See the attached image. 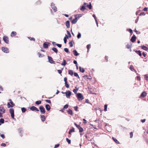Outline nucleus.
<instances>
[{
    "label": "nucleus",
    "instance_id": "nucleus-1",
    "mask_svg": "<svg viewBox=\"0 0 148 148\" xmlns=\"http://www.w3.org/2000/svg\"><path fill=\"white\" fill-rule=\"evenodd\" d=\"M5 109L3 107L0 106V117H3V114L5 112Z\"/></svg>",
    "mask_w": 148,
    "mask_h": 148
},
{
    "label": "nucleus",
    "instance_id": "nucleus-2",
    "mask_svg": "<svg viewBox=\"0 0 148 148\" xmlns=\"http://www.w3.org/2000/svg\"><path fill=\"white\" fill-rule=\"evenodd\" d=\"M77 96L78 99L79 101L82 100L84 99V97L81 93H77Z\"/></svg>",
    "mask_w": 148,
    "mask_h": 148
},
{
    "label": "nucleus",
    "instance_id": "nucleus-3",
    "mask_svg": "<svg viewBox=\"0 0 148 148\" xmlns=\"http://www.w3.org/2000/svg\"><path fill=\"white\" fill-rule=\"evenodd\" d=\"M39 109L40 110L41 113L42 114H44L45 112V108L42 106H40L39 107Z\"/></svg>",
    "mask_w": 148,
    "mask_h": 148
},
{
    "label": "nucleus",
    "instance_id": "nucleus-4",
    "mask_svg": "<svg viewBox=\"0 0 148 148\" xmlns=\"http://www.w3.org/2000/svg\"><path fill=\"white\" fill-rule=\"evenodd\" d=\"M1 50L4 53H8L9 52L8 49L7 47H2Z\"/></svg>",
    "mask_w": 148,
    "mask_h": 148
},
{
    "label": "nucleus",
    "instance_id": "nucleus-5",
    "mask_svg": "<svg viewBox=\"0 0 148 148\" xmlns=\"http://www.w3.org/2000/svg\"><path fill=\"white\" fill-rule=\"evenodd\" d=\"M65 94L66 97L69 98L71 95V92L69 90H67L65 92Z\"/></svg>",
    "mask_w": 148,
    "mask_h": 148
},
{
    "label": "nucleus",
    "instance_id": "nucleus-6",
    "mask_svg": "<svg viewBox=\"0 0 148 148\" xmlns=\"http://www.w3.org/2000/svg\"><path fill=\"white\" fill-rule=\"evenodd\" d=\"M3 40L6 44L9 43V40L8 37L6 36H4L3 37Z\"/></svg>",
    "mask_w": 148,
    "mask_h": 148
},
{
    "label": "nucleus",
    "instance_id": "nucleus-7",
    "mask_svg": "<svg viewBox=\"0 0 148 148\" xmlns=\"http://www.w3.org/2000/svg\"><path fill=\"white\" fill-rule=\"evenodd\" d=\"M83 5L85 6H86L89 9H91L92 8V6L91 4L90 3L89 4H88L87 3H84Z\"/></svg>",
    "mask_w": 148,
    "mask_h": 148
},
{
    "label": "nucleus",
    "instance_id": "nucleus-8",
    "mask_svg": "<svg viewBox=\"0 0 148 148\" xmlns=\"http://www.w3.org/2000/svg\"><path fill=\"white\" fill-rule=\"evenodd\" d=\"M51 7L53 10L54 12H55L57 11V8L56 6H55V4L53 3H51Z\"/></svg>",
    "mask_w": 148,
    "mask_h": 148
},
{
    "label": "nucleus",
    "instance_id": "nucleus-9",
    "mask_svg": "<svg viewBox=\"0 0 148 148\" xmlns=\"http://www.w3.org/2000/svg\"><path fill=\"white\" fill-rule=\"evenodd\" d=\"M76 16L77 15L75 16V18L73 19L71 21V22L73 24L76 23L77 21V17Z\"/></svg>",
    "mask_w": 148,
    "mask_h": 148
},
{
    "label": "nucleus",
    "instance_id": "nucleus-10",
    "mask_svg": "<svg viewBox=\"0 0 148 148\" xmlns=\"http://www.w3.org/2000/svg\"><path fill=\"white\" fill-rule=\"evenodd\" d=\"M49 62L51 64H53L54 63V61L53 60V59L51 57L48 56Z\"/></svg>",
    "mask_w": 148,
    "mask_h": 148
},
{
    "label": "nucleus",
    "instance_id": "nucleus-11",
    "mask_svg": "<svg viewBox=\"0 0 148 148\" xmlns=\"http://www.w3.org/2000/svg\"><path fill=\"white\" fill-rule=\"evenodd\" d=\"M30 109L32 111L36 110L37 111H39V110L38 108L34 106L31 107L30 108Z\"/></svg>",
    "mask_w": 148,
    "mask_h": 148
},
{
    "label": "nucleus",
    "instance_id": "nucleus-12",
    "mask_svg": "<svg viewBox=\"0 0 148 148\" xmlns=\"http://www.w3.org/2000/svg\"><path fill=\"white\" fill-rule=\"evenodd\" d=\"M136 37L134 35H133V36L132 37L131 39V41L132 42H134L136 41Z\"/></svg>",
    "mask_w": 148,
    "mask_h": 148
},
{
    "label": "nucleus",
    "instance_id": "nucleus-13",
    "mask_svg": "<svg viewBox=\"0 0 148 148\" xmlns=\"http://www.w3.org/2000/svg\"><path fill=\"white\" fill-rule=\"evenodd\" d=\"M147 94V93L145 91H144L141 94L140 97L143 98L144 97L146 96Z\"/></svg>",
    "mask_w": 148,
    "mask_h": 148
},
{
    "label": "nucleus",
    "instance_id": "nucleus-14",
    "mask_svg": "<svg viewBox=\"0 0 148 148\" xmlns=\"http://www.w3.org/2000/svg\"><path fill=\"white\" fill-rule=\"evenodd\" d=\"M40 116L41 121L42 122L44 121L46 119V118L45 116L44 115H40Z\"/></svg>",
    "mask_w": 148,
    "mask_h": 148
},
{
    "label": "nucleus",
    "instance_id": "nucleus-15",
    "mask_svg": "<svg viewBox=\"0 0 148 148\" xmlns=\"http://www.w3.org/2000/svg\"><path fill=\"white\" fill-rule=\"evenodd\" d=\"M65 24L67 28H69L70 27V22L69 21H67L65 22Z\"/></svg>",
    "mask_w": 148,
    "mask_h": 148
},
{
    "label": "nucleus",
    "instance_id": "nucleus-16",
    "mask_svg": "<svg viewBox=\"0 0 148 148\" xmlns=\"http://www.w3.org/2000/svg\"><path fill=\"white\" fill-rule=\"evenodd\" d=\"M45 107L47 111H49L51 109V107L48 104L46 105Z\"/></svg>",
    "mask_w": 148,
    "mask_h": 148
},
{
    "label": "nucleus",
    "instance_id": "nucleus-17",
    "mask_svg": "<svg viewBox=\"0 0 148 148\" xmlns=\"http://www.w3.org/2000/svg\"><path fill=\"white\" fill-rule=\"evenodd\" d=\"M73 52L74 55L75 56H77L79 54V53H78L77 51L75 50H73Z\"/></svg>",
    "mask_w": 148,
    "mask_h": 148
},
{
    "label": "nucleus",
    "instance_id": "nucleus-18",
    "mask_svg": "<svg viewBox=\"0 0 148 148\" xmlns=\"http://www.w3.org/2000/svg\"><path fill=\"white\" fill-rule=\"evenodd\" d=\"M141 48L145 51H147L148 50V48L146 46H143L141 47Z\"/></svg>",
    "mask_w": 148,
    "mask_h": 148
},
{
    "label": "nucleus",
    "instance_id": "nucleus-19",
    "mask_svg": "<svg viewBox=\"0 0 148 148\" xmlns=\"http://www.w3.org/2000/svg\"><path fill=\"white\" fill-rule=\"evenodd\" d=\"M79 71L80 72L83 73L85 71L84 69L83 68H82L81 67L79 66Z\"/></svg>",
    "mask_w": 148,
    "mask_h": 148
},
{
    "label": "nucleus",
    "instance_id": "nucleus-20",
    "mask_svg": "<svg viewBox=\"0 0 148 148\" xmlns=\"http://www.w3.org/2000/svg\"><path fill=\"white\" fill-rule=\"evenodd\" d=\"M47 43V42H45L43 44V47L45 48H48V46Z\"/></svg>",
    "mask_w": 148,
    "mask_h": 148
},
{
    "label": "nucleus",
    "instance_id": "nucleus-21",
    "mask_svg": "<svg viewBox=\"0 0 148 148\" xmlns=\"http://www.w3.org/2000/svg\"><path fill=\"white\" fill-rule=\"evenodd\" d=\"M74 130H75V129H74V128L73 127L72 129H70L69 130V134H71L72 132H74V131H75Z\"/></svg>",
    "mask_w": 148,
    "mask_h": 148
},
{
    "label": "nucleus",
    "instance_id": "nucleus-22",
    "mask_svg": "<svg viewBox=\"0 0 148 148\" xmlns=\"http://www.w3.org/2000/svg\"><path fill=\"white\" fill-rule=\"evenodd\" d=\"M16 32L13 31L12 32L11 34V36L12 37L15 36L16 35Z\"/></svg>",
    "mask_w": 148,
    "mask_h": 148
},
{
    "label": "nucleus",
    "instance_id": "nucleus-23",
    "mask_svg": "<svg viewBox=\"0 0 148 148\" xmlns=\"http://www.w3.org/2000/svg\"><path fill=\"white\" fill-rule=\"evenodd\" d=\"M67 38H68V37L67 36V35H65V36L64 38V43L65 44L66 43L67 40Z\"/></svg>",
    "mask_w": 148,
    "mask_h": 148
},
{
    "label": "nucleus",
    "instance_id": "nucleus-24",
    "mask_svg": "<svg viewBox=\"0 0 148 148\" xmlns=\"http://www.w3.org/2000/svg\"><path fill=\"white\" fill-rule=\"evenodd\" d=\"M52 50L53 51L55 52L56 53H58V50L55 47H53L52 48Z\"/></svg>",
    "mask_w": 148,
    "mask_h": 148
},
{
    "label": "nucleus",
    "instance_id": "nucleus-25",
    "mask_svg": "<svg viewBox=\"0 0 148 148\" xmlns=\"http://www.w3.org/2000/svg\"><path fill=\"white\" fill-rule=\"evenodd\" d=\"M112 139L117 144H119L120 143L118 141V140L115 138L113 137Z\"/></svg>",
    "mask_w": 148,
    "mask_h": 148
},
{
    "label": "nucleus",
    "instance_id": "nucleus-26",
    "mask_svg": "<svg viewBox=\"0 0 148 148\" xmlns=\"http://www.w3.org/2000/svg\"><path fill=\"white\" fill-rule=\"evenodd\" d=\"M67 112H68L69 114L71 115H72L73 114V112L71 110V109H69L68 110H67Z\"/></svg>",
    "mask_w": 148,
    "mask_h": 148
},
{
    "label": "nucleus",
    "instance_id": "nucleus-27",
    "mask_svg": "<svg viewBox=\"0 0 148 148\" xmlns=\"http://www.w3.org/2000/svg\"><path fill=\"white\" fill-rule=\"evenodd\" d=\"M138 54L139 56H142V54L141 53V52L139 50V51H135Z\"/></svg>",
    "mask_w": 148,
    "mask_h": 148
},
{
    "label": "nucleus",
    "instance_id": "nucleus-28",
    "mask_svg": "<svg viewBox=\"0 0 148 148\" xmlns=\"http://www.w3.org/2000/svg\"><path fill=\"white\" fill-rule=\"evenodd\" d=\"M73 71L72 70H69V74L71 75H73Z\"/></svg>",
    "mask_w": 148,
    "mask_h": 148
},
{
    "label": "nucleus",
    "instance_id": "nucleus-29",
    "mask_svg": "<svg viewBox=\"0 0 148 148\" xmlns=\"http://www.w3.org/2000/svg\"><path fill=\"white\" fill-rule=\"evenodd\" d=\"M9 112L10 114L14 113V109L13 108H10L9 110Z\"/></svg>",
    "mask_w": 148,
    "mask_h": 148
},
{
    "label": "nucleus",
    "instance_id": "nucleus-30",
    "mask_svg": "<svg viewBox=\"0 0 148 148\" xmlns=\"http://www.w3.org/2000/svg\"><path fill=\"white\" fill-rule=\"evenodd\" d=\"M86 9V8L84 5L82 6L81 8H80V10L82 11H84Z\"/></svg>",
    "mask_w": 148,
    "mask_h": 148
},
{
    "label": "nucleus",
    "instance_id": "nucleus-31",
    "mask_svg": "<svg viewBox=\"0 0 148 148\" xmlns=\"http://www.w3.org/2000/svg\"><path fill=\"white\" fill-rule=\"evenodd\" d=\"M76 89H74L73 90V92H74L76 94L77 91H78L79 88H77L76 87H75Z\"/></svg>",
    "mask_w": 148,
    "mask_h": 148
},
{
    "label": "nucleus",
    "instance_id": "nucleus-32",
    "mask_svg": "<svg viewBox=\"0 0 148 148\" xmlns=\"http://www.w3.org/2000/svg\"><path fill=\"white\" fill-rule=\"evenodd\" d=\"M9 101H10V102L9 103H10L12 105V106L13 107L14 106V104L13 103V102L12 101L11 99H9Z\"/></svg>",
    "mask_w": 148,
    "mask_h": 148
},
{
    "label": "nucleus",
    "instance_id": "nucleus-33",
    "mask_svg": "<svg viewBox=\"0 0 148 148\" xmlns=\"http://www.w3.org/2000/svg\"><path fill=\"white\" fill-rule=\"evenodd\" d=\"M66 64V61L64 60H63V63H62L61 64L62 65H63V66H65Z\"/></svg>",
    "mask_w": 148,
    "mask_h": 148
},
{
    "label": "nucleus",
    "instance_id": "nucleus-34",
    "mask_svg": "<svg viewBox=\"0 0 148 148\" xmlns=\"http://www.w3.org/2000/svg\"><path fill=\"white\" fill-rule=\"evenodd\" d=\"M21 109L23 113L25 112L26 110V109L25 108H22Z\"/></svg>",
    "mask_w": 148,
    "mask_h": 148
},
{
    "label": "nucleus",
    "instance_id": "nucleus-35",
    "mask_svg": "<svg viewBox=\"0 0 148 148\" xmlns=\"http://www.w3.org/2000/svg\"><path fill=\"white\" fill-rule=\"evenodd\" d=\"M4 120L3 119L1 118L0 119V123L1 124H3L4 123Z\"/></svg>",
    "mask_w": 148,
    "mask_h": 148
},
{
    "label": "nucleus",
    "instance_id": "nucleus-36",
    "mask_svg": "<svg viewBox=\"0 0 148 148\" xmlns=\"http://www.w3.org/2000/svg\"><path fill=\"white\" fill-rule=\"evenodd\" d=\"M41 103V101L40 100L37 101L35 103L37 105H39Z\"/></svg>",
    "mask_w": 148,
    "mask_h": 148
},
{
    "label": "nucleus",
    "instance_id": "nucleus-37",
    "mask_svg": "<svg viewBox=\"0 0 148 148\" xmlns=\"http://www.w3.org/2000/svg\"><path fill=\"white\" fill-rule=\"evenodd\" d=\"M74 76L75 77H77L78 78H79L80 77H79V76L78 74L77 73H76V72H75L74 73Z\"/></svg>",
    "mask_w": 148,
    "mask_h": 148
},
{
    "label": "nucleus",
    "instance_id": "nucleus-38",
    "mask_svg": "<svg viewBox=\"0 0 148 148\" xmlns=\"http://www.w3.org/2000/svg\"><path fill=\"white\" fill-rule=\"evenodd\" d=\"M7 106L8 108H12L13 107L11 104H10L9 102L8 103Z\"/></svg>",
    "mask_w": 148,
    "mask_h": 148
},
{
    "label": "nucleus",
    "instance_id": "nucleus-39",
    "mask_svg": "<svg viewBox=\"0 0 148 148\" xmlns=\"http://www.w3.org/2000/svg\"><path fill=\"white\" fill-rule=\"evenodd\" d=\"M78 129H79V132H83V130L82 127H79V128H78Z\"/></svg>",
    "mask_w": 148,
    "mask_h": 148
},
{
    "label": "nucleus",
    "instance_id": "nucleus-40",
    "mask_svg": "<svg viewBox=\"0 0 148 148\" xmlns=\"http://www.w3.org/2000/svg\"><path fill=\"white\" fill-rule=\"evenodd\" d=\"M18 131L19 132V133L21 134H20V135L21 136H22V135L21 134V132L22 131V129L21 128H19L18 129Z\"/></svg>",
    "mask_w": 148,
    "mask_h": 148
},
{
    "label": "nucleus",
    "instance_id": "nucleus-41",
    "mask_svg": "<svg viewBox=\"0 0 148 148\" xmlns=\"http://www.w3.org/2000/svg\"><path fill=\"white\" fill-rule=\"evenodd\" d=\"M130 69L132 71H133V70H134V71H136L133 68V66L132 65H131L130 66Z\"/></svg>",
    "mask_w": 148,
    "mask_h": 148
},
{
    "label": "nucleus",
    "instance_id": "nucleus-42",
    "mask_svg": "<svg viewBox=\"0 0 148 148\" xmlns=\"http://www.w3.org/2000/svg\"><path fill=\"white\" fill-rule=\"evenodd\" d=\"M145 78L146 80L148 81V74L145 75Z\"/></svg>",
    "mask_w": 148,
    "mask_h": 148
},
{
    "label": "nucleus",
    "instance_id": "nucleus-43",
    "mask_svg": "<svg viewBox=\"0 0 148 148\" xmlns=\"http://www.w3.org/2000/svg\"><path fill=\"white\" fill-rule=\"evenodd\" d=\"M28 38L29 39L31 40H33L34 41H35V39L34 38H31V37H28Z\"/></svg>",
    "mask_w": 148,
    "mask_h": 148
},
{
    "label": "nucleus",
    "instance_id": "nucleus-44",
    "mask_svg": "<svg viewBox=\"0 0 148 148\" xmlns=\"http://www.w3.org/2000/svg\"><path fill=\"white\" fill-rule=\"evenodd\" d=\"M65 86L67 88H68L69 87V85L67 83H65Z\"/></svg>",
    "mask_w": 148,
    "mask_h": 148
},
{
    "label": "nucleus",
    "instance_id": "nucleus-45",
    "mask_svg": "<svg viewBox=\"0 0 148 148\" xmlns=\"http://www.w3.org/2000/svg\"><path fill=\"white\" fill-rule=\"evenodd\" d=\"M81 37V34L79 32L78 34L77 35V38H78L79 39Z\"/></svg>",
    "mask_w": 148,
    "mask_h": 148
},
{
    "label": "nucleus",
    "instance_id": "nucleus-46",
    "mask_svg": "<svg viewBox=\"0 0 148 148\" xmlns=\"http://www.w3.org/2000/svg\"><path fill=\"white\" fill-rule=\"evenodd\" d=\"M64 51L65 52H66L68 53H69V50L67 48H65L64 49Z\"/></svg>",
    "mask_w": 148,
    "mask_h": 148
},
{
    "label": "nucleus",
    "instance_id": "nucleus-47",
    "mask_svg": "<svg viewBox=\"0 0 148 148\" xmlns=\"http://www.w3.org/2000/svg\"><path fill=\"white\" fill-rule=\"evenodd\" d=\"M104 110L105 111H106L107 110V105L106 104L104 105Z\"/></svg>",
    "mask_w": 148,
    "mask_h": 148
},
{
    "label": "nucleus",
    "instance_id": "nucleus-48",
    "mask_svg": "<svg viewBox=\"0 0 148 148\" xmlns=\"http://www.w3.org/2000/svg\"><path fill=\"white\" fill-rule=\"evenodd\" d=\"M126 47L127 48L130 49L131 47V45L129 44H127V45Z\"/></svg>",
    "mask_w": 148,
    "mask_h": 148
},
{
    "label": "nucleus",
    "instance_id": "nucleus-49",
    "mask_svg": "<svg viewBox=\"0 0 148 148\" xmlns=\"http://www.w3.org/2000/svg\"><path fill=\"white\" fill-rule=\"evenodd\" d=\"M66 141L69 144H70V143H71V140H69L68 138H66Z\"/></svg>",
    "mask_w": 148,
    "mask_h": 148
},
{
    "label": "nucleus",
    "instance_id": "nucleus-50",
    "mask_svg": "<svg viewBox=\"0 0 148 148\" xmlns=\"http://www.w3.org/2000/svg\"><path fill=\"white\" fill-rule=\"evenodd\" d=\"M90 44H88V45H87V49H88L87 52H88L89 49L90 48Z\"/></svg>",
    "mask_w": 148,
    "mask_h": 148
},
{
    "label": "nucleus",
    "instance_id": "nucleus-51",
    "mask_svg": "<svg viewBox=\"0 0 148 148\" xmlns=\"http://www.w3.org/2000/svg\"><path fill=\"white\" fill-rule=\"evenodd\" d=\"M127 30H128V31H129L130 33H131V34L132 35L133 33V31H132V30L130 29H127Z\"/></svg>",
    "mask_w": 148,
    "mask_h": 148
},
{
    "label": "nucleus",
    "instance_id": "nucleus-52",
    "mask_svg": "<svg viewBox=\"0 0 148 148\" xmlns=\"http://www.w3.org/2000/svg\"><path fill=\"white\" fill-rule=\"evenodd\" d=\"M11 116L12 118L13 119H15L14 117V113L11 114Z\"/></svg>",
    "mask_w": 148,
    "mask_h": 148
},
{
    "label": "nucleus",
    "instance_id": "nucleus-53",
    "mask_svg": "<svg viewBox=\"0 0 148 148\" xmlns=\"http://www.w3.org/2000/svg\"><path fill=\"white\" fill-rule=\"evenodd\" d=\"M69 44L70 45V47H72L73 46V44L72 41L70 42L69 43Z\"/></svg>",
    "mask_w": 148,
    "mask_h": 148
},
{
    "label": "nucleus",
    "instance_id": "nucleus-54",
    "mask_svg": "<svg viewBox=\"0 0 148 148\" xmlns=\"http://www.w3.org/2000/svg\"><path fill=\"white\" fill-rule=\"evenodd\" d=\"M62 70L63 69H62L61 70H58V72L59 74H60L62 73Z\"/></svg>",
    "mask_w": 148,
    "mask_h": 148
},
{
    "label": "nucleus",
    "instance_id": "nucleus-55",
    "mask_svg": "<svg viewBox=\"0 0 148 148\" xmlns=\"http://www.w3.org/2000/svg\"><path fill=\"white\" fill-rule=\"evenodd\" d=\"M0 136L3 139H4L5 138V136L4 134H0Z\"/></svg>",
    "mask_w": 148,
    "mask_h": 148
},
{
    "label": "nucleus",
    "instance_id": "nucleus-56",
    "mask_svg": "<svg viewBox=\"0 0 148 148\" xmlns=\"http://www.w3.org/2000/svg\"><path fill=\"white\" fill-rule=\"evenodd\" d=\"M67 34L69 36V37H71V36L70 32L68 30L67 31Z\"/></svg>",
    "mask_w": 148,
    "mask_h": 148
},
{
    "label": "nucleus",
    "instance_id": "nucleus-57",
    "mask_svg": "<svg viewBox=\"0 0 148 148\" xmlns=\"http://www.w3.org/2000/svg\"><path fill=\"white\" fill-rule=\"evenodd\" d=\"M68 106H69L68 105L66 104V105H65V106H64L63 108H64V109H66L68 108Z\"/></svg>",
    "mask_w": 148,
    "mask_h": 148
},
{
    "label": "nucleus",
    "instance_id": "nucleus-58",
    "mask_svg": "<svg viewBox=\"0 0 148 148\" xmlns=\"http://www.w3.org/2000/svg\"><path fill=\"white\" fill-rule=\"evenodd\" d=\"M75 125L77 127V128L78 129V128H79V127H80V126L79 125H77L76 123H74Z\"/></svg>",
    "mask_w": 148,
    "mask_h": 148
},
{
    "label": "nucleus",
    "instance_id": "nucleus-59",
    "mask_svg": "<svg viewBox=\"0 0 148 148\" xmlns=\"http://www.w3.org/2000/svg\"><path fill=\"white\" fill-rule=\"evenodd\" d=\"M38 55L39 57H42L43 56L42 55L41 53H38Z\"/></svg>",
    "mask_w": 148,
    "mask_h": 148
},
{
    "label": "nucleus",
    "instance_id": "nucleus-60",
    "mask_svg": "<svg viewBox=\"0 0 148 148\" xmlns=\"http://www.w3.org/2000/svg\"><path fill=\"white\" fill-rule=\"evenodd\" d=\"M45 101H46V102H47V103H51V101L50 100L47 99V100H45Z\"/></svg>",
    "mask_w": 148,
    "mask_h": 148
},
{
    "label": "nucleus",
    "instance_id": "nucleus-61",
    "mask_svg": "<svg viewBox=\"0 0 148 148\" xmlns=\"http://www.w3.org/2000/svg\"><path fill=\"white\" fill-rule=\"evenodd\" d=\"M130 138H132L133 136V133L132 132H131L130 133Z\"/></svg>",
    "mask_w": 148,
    "mask_h": 148
},
{
    "label": "nucleus",
    "instance_id": "nucleus-62",
    "mask_svg": "<svg viewBox=\"0 0 148 148\" xmlns=\"http://www.w3.org/2000/svg\"><path fill=\"white\" fill-rule=\"evenodd\" d=\"M56 45L59 48H60L62 46L60 44H56Z\"/></svg>",
    "mask_w": 148,
    "mask_h": 148
},
{
    "label": "nucleus",
    "instance_id": "nucleus-63",
    "mask_svg": "<svg viewBox=\"0 0 148 148\" xmlns=\"http://www.w3.org/2000/svg\"><path fill=\"white\" fill-rule=\"evenodd\" d=\"M6 144L5 143H2L1 144V146L2 147H5L6 146Z\"/></svg>",
    "mask_w": 148,
    "mask_h": 148
},
{
    "label": "nucleus",
    "instance_id": "nucleus-64",
    "mask_svg": "<svg viewBox=\"0 0 148 148\" xmlns=\"http://www.w3.org/2000/svg\"><path fill=\"white\" fill-rule=\"evenodd\" d=\"M59 144H57L55 145L54 148H57V147H59Z\"/></svg>",
    "mask_w": 148,
    "mask_h": 148
}]
</instances>
